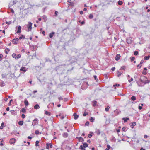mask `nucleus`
Wrapping results in <instances>:
<instances>
[{"label": "nucleus", "instance_id": "nucleus-39", "mask_svg": "<svg viewBox=\"0 0 150 150\" xmlns=\"http://www.w3.org/2000/svg\"><path fill=\"white\" fill-rule=\"evenodd\" d=\"M25 37L23 35H21V36L20 37H19V39L21 40V39H25Z\"/></svg>", "mask_w": 150, "mask_h": 150}, {"label": "nucleus", "instance_id": "nucleus-27", "mask_svg": "<svg viewBox=\"0 0 150 150\" xmlns=\"http://www.w3.org/2000/svg\"><path fill=\"white\" fill-rule=\"evenodd\" d=\"M96 132L97 134L98 135H99L100 133V131L99 129H97L96 130Z\"/></svg>", "mask_w": 150, "mask_h": 150}, {"label": "nucleus", "instance_id": "nucleus-14", "mask_svg": "<svg viewBox=\"0 0 150 150\" xmlns=\"http://www.w3.org/2000/svg\"><path fill=\"white\" fill-rule=\"evenodd\" d=\"M21 27L20 26H19L17 28V31H16V33H18L21 32Z\"/></svg>", "mask_w": 150, "mask_h": 150}, {"label": "nucleus", "instance_id": "nucleus-10", "mask_svg": "<svg viewBox=\"0 0 150 150\" xmlns=\"http://www.w3.org/2000/svg\"><path fill=\"white\" fill-rule=\"evenodd\" d=\"M136 125V123L135 122H134L132 123H130L131 127L132 128H133L134 126Z\"/></svg>", "mask_w": 150, "mask_h": 150}, {"label": "nucleus", "instance_id": "nucleus-24", "mask_svg": "<svg viewBox=\"0 0 150 150\" xmlns=\"http://www.w3.org/2000/svg\"><path fill=\"white\" fill-rule=\"evenodd\" d=\"M10 50L8 48H6L5 50V53L6 54H8V51H9Z\"/></svg>", "mask_w": 150, "mask_h": 150}, {"label": "nucleus", "instance_id": "nucleus-21", "mask_svg": "<svg viewBox=\"0 0 150 150\" xmlns=\"http://www.w3.org/2000/svg\"><path fill=\"white\" fill-rule=\"evenodd\" d=\"M40 108L38 104H36L34 106V108L35 109H39Z\"/></svg>", "mask_w": 150, "mask_h": 150}, {"label": "nucleus", "instance_id": "nucleus-63", "mask_svg": "<svg viewBox=\"0 0 150 150\" xmlns=\"http://www.w3.org/2000/svg\"><path fill=\"white\" fill-rule=\"evenodd\" d=\"M126 127H122V130L123 131L125 132Z\"/></svg>", "mask_w": 150, "mask_h": 150}, {"label": "nucleus", "instance_id": "nucleus-51", "mask_svg": "<svg viewBox=\"0 0 150 150\" xmlns=\"http://www.w3.org/2000/svg\"><path fill=\"white\" fill-rule=\"evenodd\" d=\"M6 24H7L8 25L11 24L12 23V21H10L9 22L6 21Z\"/></svg>", "mask_w": 150, "mask_h": 150}, {"label": "nucleus", "instance_id": "nucleus-22", "mask_svg": "<svg viewBox=\"0 0 150 150\" xmlns=\"http://www.w3.org/2000/svg\"><path fill=\"white\" fill-rule=\"evenodd\" d=\"M42 19L44 20V22H46L47 20V18L45 15H43L42 17Z\"/></svg>", "mask_w": 150, "mask_h": 150}, {"label": "nucleus", "instance_id": "nucleus-23", "mask_svg": "<svg viewBox=\"0 0 150 150\" xmlns=\"http://www.w3.org/2000/svg\"><path fill=\"white\" fill-rule=\"evenodd\" d=\"M45 114L46 115H47L49 116H50L51 115V113L47 111H45Z\"/></svg>", "mask_w": 150, "mask_h": 150}, {"label": "nucleus", "instance_id": "nucleus-62", "mask_svg": "<svg viewBox=\"0 0 150 150\" xmlns=\"http://www.w3.org/2000/svg\"><path fill=\"white\" fill-rule=\"evenodd\" d=\"M88 113H85V112H84L83 114V116H86L87 115H88Z\"/></svg>", "mask_w": 150, "mask_h": 150}, {"label": "nucleus", "instance_id": "nucleus-25", "mask_svg": "<svg viewBox=\"0 0 150 150\" xmlns=\"http://www.w3.org/2000/svg\"><path fill=\"white\" fill-rule=\"evenodd\" d=\"M83 145L84 148L87 147L88 146V144L86 143H83Z\"/></svg>", "mask_w": 150, "mask_h": 150}, {"label": "nucleus", "instance_id": "nucleus-34", "mask_svg": "<svg viewBox=\"0 0 150 150\" xmlns=\"http://www.w3.org/2000/svg\"><path fill=\"white\" fill-rule=\"evenodd\" d=\"M123 4V2L121 1H119L118 2V4L120 5H122Z\"/></svg>", "mask_w": 150, "mask_h": 150}, {"label": "nucleus", "instance_id": "nucleus-16", "mask_svg": "<svg viewBox=\"0 0 150 150\" xmlns=\"http://www.w3.org/2000/svg\"><path fill=\"white\" fill-rule=\"evenodd\" d=\"M73 116H74V119L75 120L77 119L79 117L78 115H77V114L76 113H74Z\"/></svg>", "mask_w": 150, "mask_h": 150}, {"label": "nucleus", "instance_id": "nucleus-46", "mask_svg": "<svg viewBox=\"0 0 150 150\" xmlns=\"http://www.w3.org/2000/svg\"><path fill=\"white\" fill-rule=\"evenodd\" d=\"M39 142L38 141H36L35 142V146H39L38 143H39Z\"/></svg>", "mask_w": 150, "mask_h": 150}, {"label": "nucleus", "instance_id": "nucleus-1", "mask_svg": "<svg viewBox=\"0 0 150 150\" xmlns=\"http://www.w3.org/2000/svg\"><path fill=\"white\" fill-rule=\"evenodd\" d=\"M77 59L74 56L71 57L70 59L69 60V61L71 63H73L75 62H76Z\"/></svg>", "mask_w": 150, "mask_h": 150}, {"label": "nucleus", "instance_id": "nucleus-55", "mask_svg": "<svg viewBox=\"0 0 150 150\" xmlns=\"http://www.w3.org/2000/svg\"><path fill=\"white\" fill-rule=\"evenodd\" d=\"M3 57V55L2 54H0V61H1L2 60L1 58Z\"/></svg>", "mask_w": 150, "mask_h": 150}, {"label": "nucleus", "instance_id": "nucleus-56", "mask_svg": "<svg viewBox=\"0 0 150 150\" xmlns=\"http://www.w3.org/2000/svg\"><path fill=\"white\" fill-rule=\"evenodd\" d=\"M3 141V139H2L1 141V142H0V145L2 146L3 145V144L2 143Z\"/></svg>", "mask_w": 150, "mask_h": 150}, {"label": "nucleus", "instance_id": "nucleus-36", "mask_svg": "<svg viewBox=\"0 0 150 150\" xmlns=\"http://www.w3.org/2000/svg\"><path fill=\"white\" fill-rule=\"evenodd\" d=\"M62 66L61 65H59V66H57L55 68V69L56 71H58V70L59 69V68H60V67Z\"/></svg>", "mask_w": 150, "mask_h": 150}, {"label": "nucleus", "instance_id": "nucleus-64", "mask_svg": "<svg viewBox=\"0 0 150 150\" xmlns=\"http://www.w3.org/2000/svg\"><path fill=\"white\" fill-rule=\"evenodd\" d=\"M138 108L139 110H140L142 108V106L139 105Z\"/></svg>", "mask_w": 150, "mask_h": 150}, {"label": "nucleus", "instance_id": "nucleus-7", "mask_svg": "<svg viewBox=\"0 0 150 150\" xmlns=\"http://www.w3.org/2000/svg\"><path fill=\"white\" fill-rule=\"evenodd\" d=\"M132 39L131 37H129L127 39V42L128 44L132 43Z\"/></svg>", "mask_w": 150, "mask_h": 150}, {"label": "nucleus", "instance_id": "nucleus-50", "mask_svg": "<svg viewBox=\"0 0 150 150\" xmlns=\"http://www.w3.org/2000/svg\"><path fill=\"white\" fill-rule=\"evenodd\" d=\"M125 68H126V67L125 66H123L121 67L120 69L125 70Z\"/></svg>", "mask_w": 150, "mask_h": 150}, {"label": "nucleus", "instance_id": "nucleus-37", "mask_svg": "<svg viewBox=\"0 0 150 150\" xmlns=\"http://www.w3.org/2000/svg\"><path fill=\"white\" fill-rule=\"evenodd\" d=\"M117 73L118 74H117V76L118 77H119L120 76L121 74H122V73H121V72H120L119 71H117Z\"/></svg>", "mask_w": 150, "mask_h": 150}, {"label": "nucleus", "instance_id": "nucleus-26", "mask_svg": "<svg viewBox=\"0 0 150 150\" xmlns=\"http://www.w3.org/2000/svg\"><path fill=\"white\" fill-rule=\"evenodd\" d=\"M150 57V56L149 55L145 56L144 58V59L145 60H148L149 59Z\"/></svg>", "mask_w": 150, "mask_h": 150}, {"label": "nucleus", "instance_id": "nucleus-59", "mask_svg": "<svg viewBox=\"0 0 150 150\" xmlns=\"http://www.w3.org/2000/svg\"><path fill=\"white\" fill-rule=\"evenodd\" d=\"M133 80V79L132 78H131L130 80H128L129 82L130 83L131 81H132Z\"/></svg>", "mask_w": 150, "mask_h": 150}, {"label": "nucleus", "instance_id": "nucleus-30", "mask_svg": "<svg viewBox=\"0 0 150 150\" xmlns=\"http://www.w3.org/2000/svg\"><path fill=\"white\" fill-rule=\"evenodd\" d=\"M67 2H69V3H70L69 4H68V5H69V6H73V4H72L70 3L71 2V0H69Z\"/></svg>", "mask_w": 150, "mask_h": 150}, {"label": "nucleus", "instance_id": "nucleus-6", "mask_svg": "<svg viewBox=\"0 0 150 150\" xmlns=\"http://www.w3.org/2000/svg\"><path fill=\"white\" fill-rule=\"evenodd\" d=\"M88 86V82H85L83 84L82 86H81V88L83 89L84 88H87Z\"/></svg>", "mask_w": 150, "mask_h": 150}, {"label": "nucleus", "instance_id": "nucleus-29", "mask_svg": "<svg viewBox=\"0 0 150 150\" xmlns=\"http://www.w3.org/2000/svg\"><path fill=\"white\" fill-rule=\"evenodd\" d=\"M150 82V81L149 80H146L145 81H144L143 83H144V84H146L147 83H149Z\"/></svg>", "mask_w": 150, "mask_h": 150}, {"label": "nucleus", "instance_id": "nucleus-42", "mask_svg": "<svg viewBox=\"0 0 150 150\" xmlns=\"http://www.w3.org/2000/svg\"><path fill=\"white\" fill-rule=\"evenodd\" d=\"M4 125V124L3 122H2L1 125V126L0 127V129H3V126Z\"/></svg>", "mask_w": 150, "mask_h": 150}, {"label": "nucleus", "instance_id": "nucleus-31", "mask_svg": "<svg viewBox=\"0 0 150 150\" xmlns=\"http://www.w3.org/2000/svg\"><path fill=\"white\" fill-rule=\"evenodd\" d=\"M93 134V132H90V134L88 135V136L89 138H91L92 136V134Z\"/></svg>", "mask_w": 150, "mask_h": 150}, {"label": "nucleus", "instance_id": "nucleus-5", "mask_svg": "<svg viewBox=\"0 0 150 150\" xmlns=\"http://www.w3.org/2000/svg\"><path fill=\"white\" fill-rule=\"evenodd\" d=\"M19 39L18 38H15L12 40V42L13 44H17L18 42Z\"/></svg>", "mask_w": 150, "mask_h": 150}, {"label": "nucleus", "instance_id": "nucleus-40", "mask_svg": "<svg viewBox=\"0 0 150 150\" xmlns=\"http://www.w3.org/2000/svg\"><path fill=\"white\" fill-rule=\"evenodd\" d=\"M97 103V102L96 101L94 100L93 101V106H96V104Z\"/></svg>", "mask_w": 150, "mask_h": 150}, {"label": "nucleus", "instance_id": "nucleus-49", "mask_svg": "<svg viewBox=\"0 0 150 150\" xmlns=\"http://www.w3.org/2000/svg\"><path fill=\"white\" fill-rule=\"evenodd\" d=\"M89 124V122L88 121H87L85 123V126H88Z\"/></svg>", "mask_w": 150, "mask_h": 150}, {"label": "nucleus", "instance_id": "nucleus-54", "mask_svg": "<svg viewBox=\"0 0 150 150\" xmlns=\"http://www.w3.org/2000/svg\"><path fill=\"white\" fill-rule=\"evenodd\" d=\"M39 131L38 130H36L35 131V133L37 135L38 134H39Z\"/></svg>", "mask_w": 150, "mask_h": 150}, {"label": "nucleus", "instance_id": "nucleus-18", "mask_svg": "<svg viewBox=\"0 0 150 150\" xmlns=\"http://www.w3.org/2000/svg\"><path fill=\"white\" fill-rule=\"evenodd\" d=\"M122 120H124V122L125 123L126 122L127 120H129V118L127 117L126 118H123Z\"/></svg>", "mask_w": 150, "mask_h": 150}, {"label": "nucleus", "instance_id": "nucleus-12", "mask_svg": "<svg viewBox=\"0 0 150 150\" xmlns=\"http://www.w3.org/2000/svg\"><path fill=\"white\" fill-rule=\"evenodd\" d=\"M24 103L26 106H27L29 105V103L26 98H25L24 100Z\"/></svg>", "mask_w": 150, "mask_h": 150}, {"label": "nucleus", "instance_id": "nucleus-58", "mask_svg": "<svg viewBox=\"0 0 150 150\" xmlns=\"http://www.w3.org/2000/svg\"><path fill=\"white\" fill-rule=\"evenodd\" d=\"M58 99L59 101L63 100V98L61 97H59Z\"/></svg>", "mask_w": 150, "mask_h": 150}, {"label": "nucleus", "instance_id": "nucleus-60", "mask_svg": "<svg viewBox=\"0 0 150 150\" xmlns=\"http://www.w3.org/2000/svg\"><path fill=\"white\" fill-rule=\"evenodd\" d=\"M144 61L143 59L140 62V64L142 65L143 63H144Z\"/></svg>", "mask_w": 150, "mask_h": 150}, {"label": "nucleus", "instance_id": "nucleus-45", "mask_svg": "<svg viewBox=\"0 0 150 150\" xmlns=\"http://www.w3.org/2000/svg\"><path fill=\"white\" fill-rule=\"evenodd\" d=\"M135 58L134 57H130V59H131V61L132 62L133 61H134V60L135 59Z\"/></svg>", "mask_w": 150, "mask_h": 150}, {"label": "nucleus", "instance_id": "nucleus-15", "mask_svg": "<svg viewBox=\"0 0 150 150\" xmlns=\"http://www.w3.org/2000/svg\"><path fill=\"white\" fill-rule=\"evenodd\" d=\"M62 136L64 138H67L68 136V134L67 132H64L62 134Z\"/></svg>", "mask_w": 150, "mask_h": 150}, {"label": "nucleus", "instance_id": "nucleus-11", "mask_svg": "<svg viewBox=\"0 0 150 150\" xmlns=\"http://www.w3.org/2000/svg\"><path fill=\"white\" fill-rule=\"evenodd\" d=\"M16 139L15 138H12L10 139V143L11 144H13L15 143Z\"/></svg>", "mask_w": 150, "mask_h": 150}, {"label": "nucleus", "instance_id": "nucleus-61", "mask_svg": "<svg viewBox=\"0 0 150 150\" xmlns=\"http://www.w3.org/2000/svg\"><path fill=\"white\" fill-rule=\"evenodd\" d=\"M22 118H24L25 117V115L24 114H22L21 115Z\"/></svg>", "mask_w": 150, "mask_h": 150}, {"label": "nucleus", "instance_id": "nucleus-48", "mask_svg": "<svg viewBox=\"0 0 150 150\" xmlns=\"http://www.w3.org/2000/svg\"><path fill=\"white\" fill-rule=\"evenodd\" d=\"M138 51H135L134 52V54L136 56V55H138Z\"/></svg>", "mask_w": 150, "mask_h": 150}, {"label": "nucleus", "instance_id": "nucleus-47", "mask_svg": "<svg viewBox=\"0 0 150 150\" xmlns=\"http://www.w3.org/2000/svg\"><path fill=\"white\" fill-rule=\"evenodd\" d=\"M46 148L47 149H49V144L48 143H47L46 144Z\"/></svg>", "mask_w": 150, "mask_h": 150}, {"label": "nucleus", "instance_id": "nucleus-52", "mask_svg": "<svg viewBox=\"0 0 150 150\" xmlns=\"http://www.w3.org/2000/svg\"><path fill=\"white\" fill-rule=\"evenodd\" d=\"M142 65H141V64H140V63L139 65H138L137 66V69H139L141 68V67Z\"/></svg>", "mask_w": 150, "mask_h": 150}, {"label": "nucleus", "instance_id": "nucleus-20", "mask_svg": "<svg viewBox=\"0 0 150 150\" xmlns=\"http://www.w3.org/2000/svg\"><path fill=\"white\" fill-rule=\"evenodd\" d=\"M16 134H19V133L18 132H17L16 131H13L11 133V134H14L16 135Z\"/></svg>", "mask_w": 150, "mask_h": 150}, {"label": "nucleus", "instance_id": "nucleus-9", "mask_svg": "<svg viewBox=\"0 0 150 150\" xmlns=\"http://www.w3.org/2000/svg\"><path fill=\"white\" fill-rule=\"evenodd\" d=\"M76 139H77L79 142H83L84 141V139L81 137H76Z\"/></svg>", "mask_w": 150, "mask_h": 150}, {"label": "nucleus", "instance_id": "nucleus-13", "mask_svg": "<svg viewBox=\"0 0 150 150\" xmlns=\"http://www.w3.org/2000/svg\"><path fill=\"white\" fill-rule=\"evenodd\" d=\"M26 68L25 67H22L20 69V71L21 72H25L26 70L25 69Z\"/></svg>", "mask_w": 150, "mask_h": 150}, {"label": "nucleus", "instance_id": "nucleus-28", "mask_svg": "<svg viewBox=\"0 0 150 150\" xmlns=\"http://www.w3.org/2000/svg\"><path fill=\"white\" fill-rule=\"evenodd\" d=\"M23 121H20L18 122V124L20 125H22L23 124Z\"/></svg>", "mask_w": 150, "mask_h": 150}, {"label": "nucleus", "instance_id": "nucleus-19", "mask_svg": "<svg viewBox=\"0 0 150 150\" xmlns=\"http://www.w3.org/2000/svg\"><path fill=\"white\" fill-rule=\"evenodd\" d=\"M55 33L54 32H52L51 33H50L49 34V37L50 38H52L53 36V35Z\"/></svg>", "mask_w": 150, "mask_h": 150}, {"label": "nucleus", "instance_id": "nucleus-57", "mask_svg": "<svg viewBox=\"0 0 150 150\" xmlns=\"http://www.w3.org/2000/svg\"><path fill=\"white\" fill-rule=\"evenodd\" d=\"M142 74L144 75H146L147 74V72L145 71H144L142 72Z\"/></svg>", "mask_w": 150, "mask_h": 150}, {"label": "nucleus", "instance_id": "nucleus-43", "mask_svg": "<svg viewBox=\"0 0 150 150\" xmlns=\"http://www.w3.org/2000/svg\"><path fill=\"white\" fill-rule=\"evenodd\" d=\"M84 147L83 146V145H81L80 146L79 149H81V150H85V149L83 148Z\"/></svg>", "mask_w": 150, "mask_h": 150}, {"label": "nucleus", "instance_id": "nucleus-32", "mask_svg": "<svg viewBox=\"0 0 150 150\" xmlns=\"http://www.w3.org/2000/svg\"><path fill=\"white\" fill-rule=\"evenodd\" d=\"M95 119L94 118L91 117L90 118V120L91 121V122H93L94 120H95Z\"/></svg>", "mask_w": 150, "mask_h": 150}, {"label": "nucleus", "instance_id": "nucleus-44", "mask_svg": "<svg viewBox=\"0 0 150 150\" xmlns=\"http://www.w3.org/2000/svg\"><path fill=\"white\" fill-rule=\"evenodd\" d=\"M93 17V15L92 14H90L89 16L90 19H92Z\"/></svg>", "mask_w": 150, "mask_h": 150}, {"label": "nucleus", "instance_id": "nucleus-4", "mask_svg": "<svg viewBox=\"0 0 150 150\" xmlns=\"http://www.w3.org/2000/svg\"><path fill=\"white\" fill-rule=\"evenodd\" d=\"M12 56L13 58L15 59H18L21 57V55L20 54L16 55V54L13 53L12 54Z\"/></svg>", "mask_w": 150, "mask_h": 150}, {"label": "nucleus", "instance_id": "nucleus-2", "mask_svg": "<svg viewBox=\"0 0 150 150\" xmlns=\"http://www.w3.org/2000/svg\"><path fill=\"white\" fill-rule=\"evenodd\" d=\"M28 24L27 25L28 28L27 31H30L32 30V23L30 22H29L28 23Z\"/></svg>", "mask_w": 150, "mask_h": 150}, {"label": "nucleus", "instance_id": "nucleus-17", "mask_svg": "<svg viewBox=\"0 0 150 150\" xmlns=\"http://www.w3.org/2000/svg\"><path fill=\"white\" fill-rule=\"evenodd\" d=\"M120 54H117L115 57V59L116 61H118V60H119V59H120Z\"/></svg>", "mask_w": 150, "mask_h": 150}, {"label": "nucleus", "instance_id": "nucleus-41", "mask_svg": "<svg viewBox=\"0 0 150 150\" xmlns=\"http://www.w3.org/2000/svg\"><path fill=\"white\" fill-rule=\"evenodd\" d=\"M110 107L109 106H107L106 108H105V110L107 112L109 110V109L110 108Z\"/></svg>", "mask_w": 150, "mask_h": 150}, {"label": "nucleus", "instance_id": "nucleus-8", "mask_svg": "<svg viewBox=\"0 0 150 150\" xmlns=\"http://www.w3.org/2000/svg\"><path fill=\"white\" fill-rule=\"evenodd\" d=\"M38 120V119L37 118L33 120V121L32 122V125L34 126L36 125L37 124H38L37 122V121Z\"/></svg>", "mask_w": 150, "mask_h": 150}, {"label": "nucleus", "instance_id": "nucleus-38", "mask_svg": "<svg viewBox=\"0 0 150 150\" xmlns=\"http://www.w3.org/2000/svg\"><path fill=\"white\" fill-rule=\"evenodd\" d=\"M136 97L134 96H132L131 97V100L132 101H134L136 100Z\"/></svg>", "mask_w": 150, "mask_h": 150}, {"label": "nucleus", "instance_id": "nucleus-3", "mask_svg": "<svg viewBox=\"0 0 150 150\" xmlns=\"http://www.w3.org/2000/svg\"><path fill=\"white\" fill-rule=\"evenodd\" d=\"M18 1L17 0L11 1L9 3V7H11L13 5L15 4Z\"/></svg>", "mask_w": 150, "mask_h": 150}, {"label": "nucleus", "instance_id": "nucleus-35", "mask_svg": "<svg viewBox=\"0 0 150 150\" xmlns=\"http://www.w3.org/2000/svg\"><path fill=\"white\" fill-rule=\"evenodd\" d=\"M1 84L0 85L2 87L4 86L5 84L4 82L2 81H1Z\"/></svg>", "mask_w": 150, "mask_h": 150}, {"label": "nucleus", "instance_id": "nucleus-33", "mask_svg": "<svg viewBox=\"0 0 150 150\" xmlns=\"http://www.w3.org/2000/svg\"><path fill=\"white\" fill-rule=\"evenodd\" d=\"M23 113H25L26 112V110L25 108H23L21 110V111Z\"/></svg>", "mask_w": 150, "mask_h": 150}, {"label": "nucleus", "instance_id": "nucleus-53", "mask_svg": "<svg viewBox=\"0 0 150 150\" xmlns=\"http://www.w3.org/2000/svg\"><path fill=\"white\" fill-rule=\"evenodd\" d=\"M120 86V85L119 84H115V85H113V86L114 87H115V89H116V87L117 86H117Z\"/></svg>", "mask_w": 150, "mask_h": 150}]
</instances>
